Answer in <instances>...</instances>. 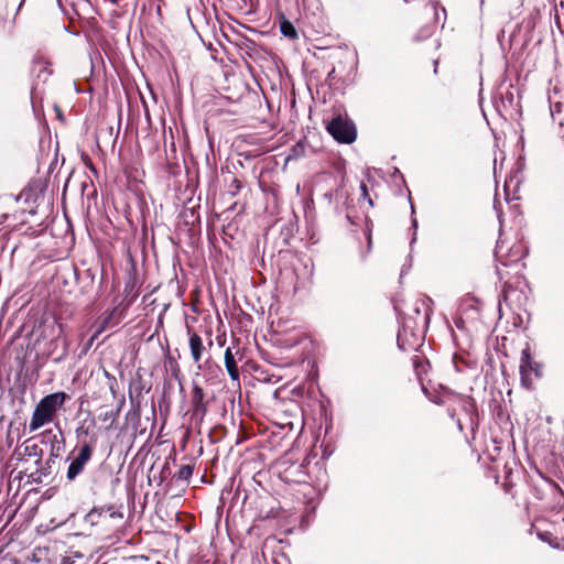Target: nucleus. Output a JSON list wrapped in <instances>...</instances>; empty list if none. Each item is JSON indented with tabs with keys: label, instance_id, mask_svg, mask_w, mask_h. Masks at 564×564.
Returning <instances> with one entry per match:
<instances>
[{
	"label": "nucleus",
	"instance_id": "obj_1",
	"mask_svg": "<svg viewBox=\"0 0 564 564\" xmlns=\"http://www.w3.org/2000/svg\"><path fill=\"white\" fill-rule=\"evenodd\" d=\"M68 398L69 397L65 392L59 391L47 394L41 399L33 411L29 424L30 432H35L40 427L51 423L54 420L58 409L63 406Z\"/></svg>",
	"mask_w": 564,
	"mask_h": 564
},
{
	"label": "nucleus",
	"instance_id": "obj_2",
	"mask_svg": "<svg viewBox=\"0 0 564 564\" xmlns=\"http://www.w3.org/2000/svg\"><path fill=\"white\" fill-rule=\"evenodd\" d=\"M327 132L339 143H352L357 131L354 122L346 117L337 116L326 126Z\"/></svg>",
	"mask_w": 564,
	"mask_h": 564
},
{
	"label": "nucleus",
	"instance_id": "obj_3",
	"mask_svg": "<svg viewBox=\"0 0 564 564\" xmlns=\"http://www.w3.org/2000/svg\"><path fill=\"white\" fill-rule=\"evenodd\" d=\"M62 334L63 325L56 321L43 325L41 336L43 339H48L43 349L46 356H52L56 351Z\"/></svg>",
	"mask_w": 564,
	"mask_h": 564
},
{
	"label": "nucleus",
	"instance_id": "obj_4",
	"mask_svg": "<svg viewBox=\"0 0 564 564\" xmlns=\"http://www.w3.org/2000/svg\"><path fill=\"white\" fill-rule=\"evenodd\" d=\"M93 455V446L85 443L80 446L77 456L70 462L66 477L69 481L76 479V477L84 470L85 465L89 462Z\"/></svg>",
	"mask_w": 564,
	"mask_h": 564
},
{
	"label": "nucleus",
	"instance_id": "obj_5",
	"mask_svg": "<svg viewBox=\"0 0 564 564\" xmlns=\"http://www.w3.org/2000/svg\"><path fill=\"white\" fill-rule=\"evenodd\" d=\"M535 373V376H540V366L536 362L531 360V355L529 348H525L521 352L520 360V373L521 379L524 384H528L530 380V375Z\"/></svg>",
	"mask_w": 564,
	"mask_h": 564
},
{
	"label": "nucleus",
	"instance_id": "obj_6",
	"mask_svg": "<svg viewBox=\"0 0 564 564\" xmlns=\"http://www.w3.org/2000/svg\"><path fill=\"white\" fill-rule=\"evenodd\" d=\"M238 352H239V350L234 352L231 347H228L225 350V367L228 371L229 377L234 381H239V370H238L237 361H236V355Z\"/></svg>",
	"mask_w": 564,
	"mask_h": 564
},
{
	"label": "nucleus",
	"instance_id": "obj_7",
	"mask_svg": "<svg viewBox=\"0 0 564 564\" xmlns=\"http://www.w3.org/2000/svg\"><path fill=\"white\" fill-rule=\"evenodd\" d=\"M189 349L194 362H199L204 351V345L200 336L196 333H193L189 336Z\"/></svg>",
	"mask_w": 564,
	"mask_h": 564
},
{
	"label": "nucleus",
	"instance_id": "obj_8",
	"mask_svg": "<svg viewBox=\"0 0 564 564\" xmlns=\"http://www.w3.org/2000/svg\"><path fill=\"white\" fill-rule=\"evenodd\" d=\"M280 31L285 37H289L292 40L297 37V32H296L294 25L286 20H283L280 23Z\"/></svg>",
	"mask_w": 564,
	"mask_h": 564
},
{
	"label": "nucleus",
	"instance_id": "obj_9",
	"mask_svg": "<svg viewBox=\"0 0 564 564\" xmlns=\"http://www.w3.org/2000/svg\"><path fill=\"white\" fill-rule=\"evenodd\" d=\"M204 397H205V394H204L203 389L199 386L195 384L193 387V395H192L193 408L204 403Z\"/></svg>",
	"mask_w": 564,
	"mask_h": 564
},
{
	"label": "nucleus",
	"instance_id": "obj_10",
	"mask_svg": "<svg viewBox=\"0 0 564 564\" xmlns=\"http://www.w3.org/2000/svg\"><path fill=\"white\" fill-rule=\"evenodd\" d=\"M430 303H432V300L430 297L421 299L416 302L415 312L420 314L421 306L426 307L425 311V319L429 321L432 310L430 307Z\"/></svg>",
	"mask_w": 564,
	"mask_h": 564
},
{
	"label": "nucleus",
	"instance_id": "obj_11",
	"mask_svg": "<svg viewBox=\"0 0 564 564\" xmlns=\"http://www.w3.org/2000/svg\"><path fill=\"white\" fill-rule=\"evenodd\" d=\"M193 471H194V467L192 465H183L178 469V471L176 474V478L180 480H188L192 477Z\"/></svg>",
	"mask_w": 564,
	"mask_h": 564
},
{
	"label": "nucleus",
	"instance_id": "obj_12",
	"mask_svg": "<svg viewBox=\"0 0 564 564\" xmlns=\"http://www.w3.org/2000/svg\"><path fill=\"white\" fill-rule=\"evenodd\" d=\"M23 451L24 455L39 456V446L36 444H25Z\"/></svg>",
	"mask_w": 564,
	"mask_h": 564
},
{
	"label": "nucleus",
	"instance_id": "obj_13",
	"mask_svg": "<svg viewBox=\"0 0 564 564\" xmlns=\"http://www.w3.org/2000/svg\"><path fill=\"white\" fill-rule=\"evenodd\" d=\"M193 411H194V415H199L200 419H203L205 416L206 412H207V405L204 402V403H202V404H199L197 406H194Z\"/></svg>",
	"mask_w": 564,
	"mask_h": 564
},
{
	"label": "nucleus",
	"instance_id": "obj_14",
	"mask_svg": "<svg viewBox=\"0 0 564 564\" xmlns=\"http://www.w3.org/2000/svg\"><path fill=\"white\" fill-rule=\"evenodd\" d=\"M361 191H362V196L364 197H368V189H367V186L365 184H361Z\"/></svg>",
	"mask_w": 564,
	"mask_h": 564
},
{
	"label": "nucleus",
	"instance_id": "obj_15",
	"mask_svg": "<svg viewBox=\"0 0 564 564\" xmlns=\"http://www.w3.org/2000/svg\"><path fill=\"white\" fill-rule=\"evenodd\" d=\"M66 350H67V348L65 347L64 351L62 352L61 357L57 360H59L62 357H64L66 355Z\"/></svg>",
	"mask_w": 564,
	"mask_h": 564
}]
</instances>
